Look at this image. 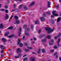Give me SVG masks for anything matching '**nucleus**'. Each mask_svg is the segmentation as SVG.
<instances>
[{
    "mask_svg": "<svg viewBox=\"0 0 61 61\" xmlns=\"http://www.w3.org/2000/svg\"><path fill=\"white\" fill-rule=\"evenodd\" d=\"M24 9L25 10H27V7L26 6H24Z\"/></svg>",
    "mask_w": 61,
    "mask_h": 61,
    "instance_id": "obj_28",
    "label": "nucleus"
},
{
    "mask_svg": "<svg viewBox=\"0 0 61 61\" xmlns=\"http://www.w3.org/2000/svg\"><path fill=\"white\" fill-rule=\"evenodd\" d=\"M22 5H20L19 7V9H21V7H22Z\"/></svg>",
    "mask_w": 61,
    "mask_h": 61,
    "instance_id": "obj_47",
    "label": "nucleus"
},
{
    "mask_svg": "<svg viewBox=\"0 0 61 61\" xmlns=\"http://www.w3.org/2000/svg\"><path fill=\"white\" fill-rule=\"evenodd\" d=\"M59 7V5H57L56 6V8H58Z\"/></svg>",
    "mask_w": 61,
    "mask_h": 61,
    "instance_id": "obj_42",
    "label": "nucleus"
},
{
    "mask_svg": "<svg viewBox=\"0 0 61 61\" xmlns=\"http://www.w3.org/2000/svg\"><path fill=\"white\" fill-rule=\"evenodd\" d=\"M25 50L26 51V52H28V51H29V50L26 49H25Z\"/></svg>",
    "mask_w": 61,
    "mask_h": 61,
    "instance_id": "obj_31",
    "label": "nucleus"
},
{
    "mask_svg": "<svg viewBox=\"0 0 61 61\" xmlns=\"http://www.w3.org/2000/svg\"><path fill=\"white\" fill-rule=\"evenodd\" d=\"M45 30L47 31V32L48 34H50L52 32H54V29H51L49 27H46L45 28Z\"/></svg>",
    "mask_w": 61,
    "mask_h": 61,
    "instance_id": "obj_1",
    "label": "nucleus"
},
{
    "mask_svg": "<svg viewBox=\"0 0 61 61\" xmlns=\"http://www.w3.org/2000/svg\"><path fill=\"white\" fill-rule=\"evenodd\" d=\"M10 33V32H6L5 34V36H8V34H9Z\"/></svg>",
    "mask_w": 61,
    "mask_h": 61,
    "instance_id": "obj_15",
    "label": "nucleus"
},
{
    "mask_svg": "<svg viewBox=\"0 0 61 61\" xmlns=\"http://www.w3.org/2000/svg\"><path fill=\"white\" fill-rule=\"evenodd\" d=\"M45 36V34H44L42 36V35H40V36H42V37H44Z\"/></svg>",
    "mask_w": 61,
    "mask_h": 61,
    "instance_id": "obj_46",
    "label": "nucleus"
},
{
    "mask_svg": "<svg viewBox=\"0 0 61 61\" xmlns=\"http://www.w3.org/2000/svg\"><path fill=\"white\" fill-rule=\"evenodd\" d=\"M7 3L8 4H9V0H7Z\"/></svg>",
    "mask_w": 61,
    "mask_h": 61,
    "instance_id": "obj_48",
    "label": "nucleus"
},
{
    "mask_svg": "<svg viewBox=\"0 0 61 61\" xmlns=\"http://www.w3.org/2000/svg\"><path fill=\"white\" fill-rule=\"evenodd\" d=\"M48 7H49L50 5V2L48 1Z\"/></svg>",
    "mask_w": 61,
    "mask_h": 61,
    "instance_id": "obj_22",
    "label": "nucleus"
},
{
    "mask_svg": "<svg viewBox=\"0 0 61 61\" xmlns=\"http://www.w3.org/2000/svg\"><path fill=\"white\" fill-rule=\"evenodd\" d=\"M18 56H19V57H20V56H22V54H19L18 55Z\"/></svg>",
    "mask_w": 61,
    "mask_h": 61,
    "instance_id": "obj_53",
    "label": "nucleus"
},
{
    "mask_svg": "<svg viewBox=\"0 0 61 61\" xmlns=\"http://www.w3.org/2000/svg\"><path fill=\"white\" fill-rule=\"evenodd\" d=\"M5 8H8V6L7 5H5Z\"/></svg>",
    "mask_w": 61,
    "mask_h": 61,
    "instance_id": "obj_51",
    "label": "nucleus"
},
{
    "mask_svg": "<svg viewBox=\"0 0 61 61\" xmlns=\"http://www.w3.org/2000/svg\"><path fill=\"white\" fill-rule=\"evenodd\" d=\"M35 4V2H32L31 3L30 5V6H31L32 5H34Z\"/></svg>",
    "mask_w": 61,
    "mask_h": 61,
    "instance_id": "obj_7",
    "label": "nucleus"
},
{
    "mask_svg": "<svg viewBox=\"0 0 61 61\" xmlns=\"http://www.w3.org/2000/svg\"><path fill=\"white\" fill-rule=\"evenodd\" d=\"M2 40L3 41H4V42H5V41L6 40V39L4 38L2 39Z\"/></svg>",
    "mask_w": 61,
    "mask_h": 61,
    "instance_id": "obj_25",
    "label": "nucleus"
},
{
    "mask_svg": "<svg viewBox=\"0 0 61 61\" xmlns=\"http://www.w3.org/2000/svg\"><path fill=\"white\" fill-rule=\"evenodd\" d=\"M19 31L18 32L19 34V36H20V35H21V28H20L18 29Z\"/></svg>",
    "mask_w": 61,
    "mask_h": 61,
    "instance_id": "obj_6",
    "label": "nucleus"
},
{
    "mask_svg": "<svg viewBox=\"0 0 61 61\" xmlns=\"http://www.w3.org/2000/svg\"><path fill=\"white\" fill-rule=\"evenodd\" d=\"M51 17H54V16L53 15H51Z\"/></svg>",
    "mask_w": 61,
    "mask_h": 61,
    "instance_id": "obj_63",
    "label": "nucleus"
},
{
    "mask_svg": "<svg viewBox=\"0 0 61 61\" xmlns=\"http://www.w3.org/2000/svg\"><path fill=\"white\" fill-rule=\"evenodd\" d=\"M15 35L14 34H13L12 35L10 36H8V37H13Z\"/></svg>",
    "mask_w": 61,
    "mask_h": 61,
    "instance_id": "obj_23",
    "label": "nucleus"
},
{
    "mask_svg": "<svg viewBox=\"0 0 61 61\" xmlns=\"http://www.w3.org/2000/svg\"><path fill=\"white\" fill-rule=\"evenodd\" d=\"M51 52H54V51H55V50H51Z\"/></svg>",
    "mask_w": 61,
    "mask_h": 61,
    "instance_id": "obj_50",
    "label": "nucleus"
},
{
    "mask_svg": "<svg viewBox=\"0 0 61 61\" xmlns=\"http://www.w3.org/2000/svg\"><path fill=\"white\" fill-rule=\"evenodd\" d=\"M36 58L34 57H30V60L31 61H35Z\"/></svg>",
    "mask_w": 61,
    "mask_h": 61,
    "instance_id": "obj_4",
    "label": "nucleus"
},
{
    "mask_svg": "<svg viewBox=\"0 0 61 61\" xmlns=\"http://www.w3.org/2000/svg\"><path fill=\"white\" fill-rule=\"evenodd\" d=\"M27 25L25 24L23 26V28H25V27H27Z\"/></svg>",
    "mask_w": 61,
    "mask_h": 61,
    "instance_id": "obj_30",
    "label": "nucleus"
},
{
    "mask_svg": "<svg viewBox=\"0 0 61 61\" xmlns=\"http://www.w3.org/2000/svg\"><path fill=\"white\" fill-rule=\"evenodd\" d=\"M5 12L6 13H8V10H5Z\"/></svg>",
    "mask_w": 61,
    "mask_h": 61,
    "instance_id": "obj_39",
    "label": "nucleus"
},
{
    "mask_svg": "<svg viewBox=\"0 0 61 61\" xmlns=\"http://www.w3.org/2000/svg\"><path fill=\"white\" fill-rule=\"evenodd\" d=\"M13 26H11L8 28V29H13Z\"/></svg>",
    "mask_w": 61,
    "mask_h": 61,
    "instance_id": "obj_24",
    "label": "nucleus"
},
{
    "mask_svg": "<svg viewBox=\"0 0 61 61\" xmlns=\"http://www.w3.org/2000/svg\"><path fill=\"white\" fill-rule=\"evenodd\" d=\"M58 55H56V58H58Z\"/></svg>",
    "mask_w": 61,
    "mask_h": 61,
    "instance_id": "obj_62",
    "label": "nucleus"
},
{
    "mask_svg": "<svg viewBox=\"0 0 61 61\" xmlns=\"http://www.w3.org/2000/svg\"><path fill=\"white\" fill-rule=\"evenodd\" d=\"M5 9H2L0 10L1 11H5Z\"/></svg>",
    "mask_w": 61,
    "mask_h": 61,
    "instance_id": "obj_43",
    "label": "nucleus"
},
{
    "mask_svg": "<svg viewBox=\"0 0 61 61\" xmlns=\"http://www.w3.org/2000/svg\"><path fill=\"white\" fill-rule=\"evenodd\" d=\"M47 41V39L46 38H45L42 40V43H46Z\"/></svg>",
    "mask_w": 61,
    "mask_h": 61,
    "instance_id": "obj_3",
    "label": "nucleus"
},
{
    "mask_svg": "<svg viewBox=\"0 0 61 61\" xmlns=\"http://www.w3.org/2000/svg\"><path fill=\"white\" fill-rule=\"evenodd\" d=\"M51 36H52L50 35H49L46 36V37L47 38H48V39H50L51 38Z\"/></svg>",
    "mask_w": 61,
    "mask_h": 61,
    "instance_id": "obj_11",
    "label": "nucleus"
},
{
    "mask_svg": "<svg viewBox=\"0 0 61 61\" xmlns=\"http://www.w3.org/2000/svg\"><path fill=\"white\" fill-rule=\"evenodd\" d=\"M15 57L16 58H19V56H15Z\"/></svg>",
    "mask_w": 61,
    "mask_h": 61,
    "instance_id": "obj_41",
    "label": "nucleus"
},
{
    "mask_svg": "<svg viewBox=\"0 0 61 61\" xmlns=\"http://www.w3.org/2000/svg\"><path fill=\"white\" fill-rule=\"evenodd\" d=\"M41 51V49H39V51H37V52L38 54H39V53L40 52V51Z\"/></svg>",
    "mask_w": 61,
    "mask_h": 61,
    "instance_id": "obj_37",
    "label": "nucleus"
},
{
    "mask_svg": "<svg viewBox=\"0 0 61 61\" xmlns=\"http://www.w3.org/2000/svg\"><path fill=\"white\" fill-rule=\"evenodd\" d=\"M45 18L44 17H41L40 19V20L41 21H44L45 20Z\"/></svg>",
    "mask_w": 61,
    "mask_h": 61,
    "instance_id": "obj_5",
    "label": "nucleus"
},
{
    "mask_svg": "<svg viewBox=\"0 0 61 61\" xmlns=\"http://www.w3.org/2000/svg\"><path fill=\"white\" fill-rule=\"evenodd\" d=\"M54 48H57V46H55L54 47Z\"/></svg>",
    "mask_w": 61,
    "mask_h": 61,
    "instance_id": "obj_57",
    "label": "nucleus"
},
{
    "mask_svg": "<svg viewBox=\"0 0 61 61\" xmlns=\"http://www.w3.org/2000/svg\"><path fill=\"white\" fill-rule=\"evenodd\" d=\"M16 23H17V24H19L20 23V21L18 20H16Z\"/></svg>",
    "mask_w": 61,
    "mask_h": 61,
    "instance_id": "obj_29",
    "label": "nucleus"
},
{
    "mask_svg": "<svg viewBox=\"0 0 61 61\" xmlns=\"http://www.w3.org/2000/svg\"><path fill=\"white\" fill-rule=\"evenodd\" d=\"M51 23H53L54 22V20H51Z\"/></svg>",
    "mask_w": 61,
    "mask_h": 61,
    "instance_id": "obj_44",
    "label": "nucleus"
},
{
    "mask_svg": "<svg viewBox=\"0 0 61 61\" xmlns=\"http://www.w3.org/2000/svg\"><path fill=\"white\" fill-rule=\"evenodd\" d=\"M0 48L2 49H5V46H3L2 45H1Z\"/></svg>",
    "mask_w": 61,
    "mask_h": 61,
    "instance_id": "obj_14",
    "label": "nucleus"
},
{
    "mask_svg": "<svg viewBox=\"0 0 61 61\" xmlns=\"http://www.w3.org/2000/svg\"><path fill=\"white\" fill-rule=\"evenodd\" d=\"M14 16L13 15H12L11 17H10L11 19H12V17H13Z\"/></svg>",
    "mask_w": 61,
    "mask_h": 61,
    "instance_id": "obj_58",
    "label": "nucleus"
},
{
    "mask_svg": "<svg viewBox=\"0 0 61 61\" xmlns=\"http://www.w3.org/2000/svg\"><path fill=\"white\" fill-rule=\"evenodd\" d=\"M30 28H26L25 29V34L27 36H29V34L27 33V31H28L30 30Z\"/></svg>",
    "mask_w": 61,
    "mask_h": 61,
    "instance_id": "obj_2",
    "label": "nucleus"
},
{
    "mask_svg": "<svg viewBox=\"0 0 61 61\" xmlns=\"http://www.w3.org/2000/svg\"><path fill=\"white\" fill-rule=\"evenodd\" d=\"M60 40H61V39L60 38H59L58 39V41L57 42V43L58 44H59V42H60Z\"/></svg>",
    "mask_w": 61,
    "mask_h": 61,
    "instance_id": "obj_34",
    "label": "nucleus"
},
{
    "mask_svg": "<svg viewBox=\"0 0 61 61\" xmlns=\"http://www.w3.org/2000/svg\"><path fill=\"white\" fill-rule=\"evenodd\" d=\"M4 27V26H3V24H0V28L2 29Z\"/></svg>",
    "mask_w": 61,
    "mask_h": 61,
    "instance_id": "obj_13",
    "label": "nucleus"
},
{
    "mask_svg": "<svg viewBox=\"0 0 61 61\" xmlns=\"http://www.w3.org/2000/svg\"><path fill=\"white\" fill-rule=\"evenodd\" d=\"M58 36V37L59 36H61V33H59V35Z\"/></svg>",
    "mask_w": 61,
    "mask_h": 61,
    "instance_id": "obj_45",
    "label": "nucleus"
},
{
    "mask_svg": "<svg viewBox=\"0 0 61 61\" xmlns=\"http://www.w3.org/2000/svg\"><path fill=\"white\" fill-rule=\"evenodd\" d=\"M25 36H24L22 38V40H24V39L25 38Z\"/></svg>",
    "mask_w": 61,
    "mask_h": 61,
    "instance_id": "obj_54",
    "label": "nucleus"
},
{
    "mask_svg": "<svg viewBox=\"0 0 61 61\" xmlns=\"http://www.w3.org/2000/svg\"><path fill=\"white\" fill-rule=\"evenodd\" d=\"M1 53H4V51H3V50H2L1 51Z\"/></svg>",
    "mask_w": 61,
    "mask_h": 61,
    "instance_id": "obj_55",
    "label": "nucleus"
},
{
    "mask_svg": "<svg viewBox=\"0 0 61 61\" xmlns=\"http://www.w3.org/2000/svg\"><path fill=\"white\" fill-rule=\"evenodd\" d=\"M54 16H58V14L57 13H55L54 14V15H53Z\"/></svg>",
    "mask_w": 61,
    "mask_h": 61,
    "instance_id": "obj_38",
    "label": "nucleus"
},
{
    "mask_svg": "<svg viewBox=\"0 0 61 61\" xmlns=\"http://www.w3.org/2000/svg\"><path fill=\"white\" fill-rule=\"evenodd\" d=\"M42 15L43 17H45L46 16V13H44L42 14Z\"/></svg>",
    "mask_w": 61,
    "mask_h": 61,
    "instance_id": "obj_16",
    "label": "nucleus"
},
{
    "mask_svg": "<svg viewBox=\"0 0 61 61\" xmlns=\"http://www.w3.org/2000/svg\"><path fill=\"white\" fill-rule=\"evenodd\" d=\"M55 13H56V11H53V12H52V14H53V15H54V14H55Z\"/></svg>",
    "mask_w": 61,
    "mask_h": 61,
    "instance_id": "obj_40",
    "label": "nucleus"
},
{
    "mask_svg": "<svg viewBox=\"0 0 61 61\" xmlns=\"http://www.w3.org/2000/svg\"><path fill=\"white\" fill-rule=\"evenodd\" d=\"M21 39H18V41L17 42V45H19V43H20V41H21Z\"/></svg>",
    "mask_w": 61,
    "mask_h": 61,
    "instance_id": "obj_18",
    "label": "nucleus"
},
{
    "mask_svg": "<svg viewBox=\"0 0 61 61\" xmlns=\"http://www.w3.org/2000/svg\"><path fill=\"white\" fill-rule=\"evenodd\" d=\"M28 58H27L26 57L24 58L23 59V61H27Z\"/></svg>",
    "mask_w": 61,
    "mask_h": 61,
    "instance_id": "obj_20",
    "label": "nucleus"
},
{
    "mask_svg": "<svg viewBox=\"0 0 61 61\" xmlns=\"http://www.w3.org/2000/svg\"><path fill=\"white\" fill-rule=\"evenodd\" d=\"M59 60H60V61H61V57H60Z\"/></svg>",
    "mask_w": 61,
    "mask_h": 61,
    "instance_id": "obj_64",
    "label": "nucleus"
},
{
    "mask_svg": "<svg viewBox=\"0 0 61 61\" xmlns=\"http://www.w3.org/2000/svg\"><path fill=\"white\" fill-rule=\"evenodd\" d=\"M8 15L7 14H6L4 17V19H8Z\"/></svg>",
    "mask_w": 61,
    "mask_h": 61,
    "instance_id": "obj_9",
    "label": "nucleus"
},
{
    "mask_svg": "<svg viewBox=\"0 0 61 61\" xmlns=\"http://www.w3.org/2000/svg\"><path fill=\"white\" fill-rule=\"evenodd\" d=\"M51 42L49 43V44L50 45H53V42H54V40L52 39L51 40Z\"/></svg>",
    "mask_w": 61,
    "mask_h": 61,
    "instance_id": "obj_10",
    "label": "nucleus"
},
{
    "mask_svg": "<svg viewBox=\"0 0 61 61\" xmlns=\"http://www.w3.org/2000/svg\"><path fill=\"white\" fill-rule=\"evenodd\" d=\"M14 18L16 20H17L18 19V17L17 16H14Z\"/></svg>",
    "mask_w": 61,
    "mask_h": 61,
    "instance_id": "obj_21",
    "label": "nucleus"
},
{
    "mask_svg": "<svg viewBox=\"0 0 61 61\" xmlns=\"http://www.w3.org/2000/svg\"><path fill=\"white\" fill-rule=\"evenodd\" d=\"M17 53H21V52H22V51L20 48H19L17 49Z\"/></svg>",
    "mask_w": 61,
    "mask_h": 61,
    "instance_id": "obj_8",
    "label": "nucleus"
},
{
    "mask_svg": "<svg viewBox=\"0 0 61 61\" xmlns=\"http://www.w3.org/2000/svg\"><path fill=\"white\" fill-rule=\"evenodd\" d=\"M14 8H15V7L16 6V5H15V4H14Z\"/></svg>",
    "mask_w": 61,
    "mask_h": 61,
    "instance_id": "obj_60",
    "label": "nucleus"
},
{
    "mask_svg": "<svg viewBox=\"0 0 61 61\" xmlns=\"http://www.w3.org/2000/svg\"><path fill=\"white\" fill-rule=\"evenodd\" d=\"M58 37V36H56L54 37V39L55 40Z\"/></svg>",
    "mask_w": 61,
    "mask_h": 61,
    "instance_id": "obj_27",
    "label": "nucleus"
},
{
    "mask_svg": "<svg viewBox=\"0 0 61 61\" xmlns=\"http://www.w3.org/2000/svg\"><path fill=\"white\" fill-rule=\"evenodd\" d=\"M1 56L2 57H4V55L3 54H1Z\"/></svg>",
    "mask_w": 61,
    "mask_h": 61,
    "instance_id": "obj_56",
    "label": "nucleus"
},
{
    "mask_svg": "<svg viewBox=\"0 0 61 61\" xmlns=\"http://www.w3.org/2000/svg\"><path fill=\"white\" fill-rule=\"evenodd\" d=\"M42 51L43 53L45 52V49H42Z\"/></svg>",
    "mask_w": 61,
    "mask_h": 61,
    "instance_id": "obj_26",
    "label": "nucleus"
},
{
    "mask_svg": "<svg viewBox=\"0 0 61 61\" xmlns=\"http://www.w3.org/2000/svg\"><path fill=\"white\" fill-rule=\"evenodd\" d=\"M60 20H61V18L59 17L58 18L57 20V22H59V21H60Z\"/></svg>",
    "mask_w": 61,
    "mask_h": 61,
    "instance_id": "obj_19",
    "label": "nucleus"
},
{
    "mask_svg": "<svg viewBox=\"0 0 61 61\" xmlns=\"http://www.w3.org/2000/svg\"><path fill=\"white\" fill-rule=\"evenodd\" d=\"M24 45H25V46H27V43L25 42L24 43Z\"/></svg>",
    "mask_w": 61,
    "mask_h": 61,
    "instance_id": "obj_52",
    "label": "nucleus"
},
{
    "mask_svg": "<svg viewBox=\"0 0 61 61\" xmlns=\"http://www.w3.org/2000/svg\"><path fill=\"white\" fill-rule=\"evenodd\" d=\"M15 9H13L12 10V12H14V11H15Z\"/></svg>",
    "mask_w": 61,
    "mask_h": 61,
    "instance_id": "obj_61",
    "label": "nucleus"
},
{
    "mask_svg": "<svg viewBox=\"0 0 61 61\" xmlns=\"http://www.w3.org/2000/svg\"><path fill=\"white\" fill-rule=\"evenodd\" d=\"M39 20H37L35 21V24H39Z\"/></svg>",
    "mask_w": 61,
    "mask_h": 61,
    "instance_id": "obj_12",
    "label": "nucleus"
},
{
    "mask_svg": "<svg viewBox=\"0 0 61 61\" xmlns=\"http://www.w3.org/2000/svg\"><path fill=\"white\" fill-rule=\"evenodd\" d=\"M27 47L29 48V49H32V48H32V47H30L29 46H27Z\"/></svg>",
    "mask_w": 61,
    "mask_h": 61,
    "instance_id": "obj_35",
    "label": "nucleus"
},
{
    "mask_svg": "<svg viewBox=\"0 0 61 61\" xmlns=\"http://www.w3.org/2000/svg\"><path fill=\"white\" fill-rule=\"evenodd\" d=\"M57 54V52H56L54 54V56H56Z\"/></svg>",
    "mask_w": 61,
    "mask_h": 61,
    "instance_id": "obj_49",
    "label": "nucleus"
},
{
    "mask_svg": "<svg viewBox=\"0 0 61 61\" xmlns=\"http://www.w3.org/2000/svg\"><path fill=\"white\" fill-rule=\"evenodd\" d=\"M19 45L20 47H22L23 46V44H22V43H20V42L19 43Z\"/></svg>",
    "mask_w": 61,
    "mask_h": 61,
    "instance_id": "obj_17",
    "label": "nucleus"
},
{
    "mask_svg": "<svg viewBox=\"0 0 61 61\" xmlns=\"http://www.w3.org/2000/svg\"><path fill=\"white\" fill-rule=\"evenodd\" d=\"M41 31H42V29H40L39 30V31H38V34H39L41 32Z\"/></svg>",
    "mask_w": 61,
    "mask_h": 61,
    "instance_id": "obj_33",
    "label": "nucleus"
},
{
    "mask_svg": "<svg viewBox=\"0 0 61 61\" xmlns=\"http://www.w3.org/2000/svg\"><path fill=\"white\" fill-rule=\"evenodd\" d=\"M34 28V25H33L32 24L31 25V29H33Z\"/></svg>",
    "mask_w": 61,
    "mask_h": 61,
    "instance_id": "obj_32",
    "label": "nucleus"
},
{
    "mask_svg": "<svg viewBox=\"0 0 61 61\" xmlns=\"http://www.w3.org/2000/svg\"><path fill=\"white\" fill-rule=\"evenodd\" d=\"M34 39L35 41H36V39L35 38H34Z\"/></svg>",
    "mask_w": 61,
    "mask_h": 61,
    "instance_id": "obj_59",
    "label": "nucleus"
},
{
    "mask_svg": "<svg viewBox=\"0 0 61 61\" xmlns=\"http://www.w3.org/2000/svg\"><path fill=\"white\" fill-rule=\"evenodd\" d=\"M46 13L47 14H49V15H50V14H51L50 13V12H49V11H48Z\"/></svg>",
    "mask_w": 61,
    "mask_h": 61,
    "instance_id": "obj_36",
    "label": "nucleus"
}]
</instances>
